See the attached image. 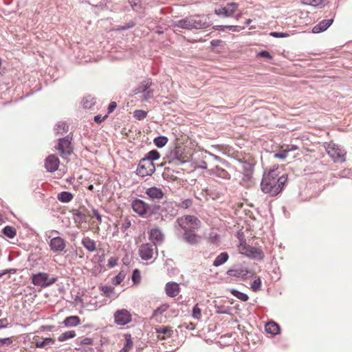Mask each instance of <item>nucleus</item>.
I'll return each instance as SVG.
<instances>
[{"instance_id": "obj_1", "label": "nucleus", "mask_w": 352, "mask_h": 352, "mask_svg": "<svg viewBox=\"0 0 352 352\" xmlns=\"http://www.w3.org/2000/svg\"><path fill=\"white\" fill-rule=\"evenodd\" d=\"M211 25L208 14H195L173 21V26L188 30H203Z\"/></svg>"}, {"instance_id": "obj_2", "label": "nucleus", "mask_w": 352, "mask_h": 352, "mask_svg": "<svg viewBox=\"0 0 352 352\" xmlns=\"http://www.w3.org/2000/svg\"><path fill=\"white\" fill-rule=\"evenodd\" d=\"M287 181V174H283L276 179H272L270 177L263 178L261 184V190L263 192L268 193L271 196H276L282 191Z\"/></svg>"}, {"instance_id": "obj_3", "label": "nucleus", "mask_w": 352, "mask_h": 352, "mask_svg": "<svg viewBox=\"0 0 352 352\" xmlns=\"http://www.w3.org/2000/svg\"><path fill=\"white\" fill-rule=\"evenodd\" d=\"M324 147L333 162L343 163L346 161V151L338 144L330 142H325Z\"/></svg>"}, {"instance_id": "obj_4", "label": "nucleus", "mask_w": 352, "mask_h": 352, "mask_svg": "<svg viewBox=\"0 0 352 352\" xmlns=\"http://www.w3.org/2000/svg\"><path fill=\"white\" fill-rule=\"evenodd\" d=\"M72 133H70L64 138L58 140V144L56 146V150L59 152L63 158L72 155L73 153V146L72 145Z\"/></svg>"}, {"instance_id": "obj_5", "label": "nucleus", "mask_w": 352, "mask_h": 352, "mask_svg": "<svg viewBox=\"0 0 352 352\" xmlns=\"http://www.w3.org/2000/svg\"><path fill=\"white\" fill-rule=\"evenodd\" d=\"M31 280L34 285L45 288L55 283L57 280V277L52 276L50 278L47 273L38 272L33 274L31 276Z\"/></svg>"}, {"instance_id": "obj_6", "label": "nucleus", "mask_w": 352, "mask_h": 352, "mask_svg": "<svg viewBox=\"0 0 352 352\" xmlns=\"http://www.w3.org/2000/svg\"><path fill=\"white\" fill-rule=\"evenodd\" d=\"M182 230H198L201 226V221L193 215H184L177 220Z\"/></svg>"}, {"instance_id": "obj_7", "label": "nucleus", "mask_w": 352, "mask_h": 352, "mask_svg": "<svg viewBox=\"0 0 352 352\" xmlns=\"http://www.w3.org/2000/svg\"><path fill=\"white\" fill-rule=\"evenodd\" d=\"M155 171V166L154 163L142 158L139 162L135 173L138 176L144 177L146 176H151Z\"/></svg>"}, {"instance_id": "obj_8", "label": "nucleus", "mask_w": 352, "mask_h": 352, "mask_svg": "<svg viewBox=\"0 0 352 352\" xmlns=\"http://www.w3.org/2000/svg\"><path fill=\"white\" fill-rule=\"evenodd\" d=\"M240 248L245 252L244 254L248 257L258 260L263 259L264 253L261 249L246 244L244 239H240Z\"/></svg>"}, {"instance_id": "obj_9", "label": "nucleus", "mask_w": 352, "mask_h": 352, "mask_svg": "<svg viewBox=\"0 0 352 352\" xmlns=\"http://www.w3.org/2000/svg\"><path fill=\"white\" fill-rule=\"evenodd\" d=\"M114 322L120 326L129 324L132 320V316L129 311L125 309L116 310L113 314Z\"/></svg>"}, {"instance_id": "obj_10", "label": "nucleus", "mask_w": 352, "mask_h": 352, "mask_svg": "<svg viewBox=\"0 0 352 352\" xmlns=\"http://www.w3.org/2000/svg\"><path fill=\"white\" fill-rule=\"evenodd\" d=\"M238 7L239 4L236 3H228L224 7L216 8L214 12L219 16L230 17L233 16Z\"/></svg>"}, {"instance_id": "obj_11", "label": "nucleus", "mask_w": 352, "mask_h": 352, "mask_svg": "<svg viewBox=\"0 0 352 352\" xmlns=\"http://www.w3.org/2000/svg\"><path fill=\"white\" fill-rule=\"evenodd\" d=\"M154 250L157 251V248L152 243H144L139 248V255L142 260L148 261L153 258Z\"/></svg>"}, {"instance_id": "obj_12", "label": "nucleus", "mask_w": 352, "mask_h": 352, "mask_svg": "<svg viewBox=\"0 0 352 352\" xmlns=\"http://www.w3.org/2000/svg\"><path fill=\"white\" fill-rule=\"evenodd\" d=\"M183 230L182 239L184 242L190 245H195L199 243L201 236L195 233L196 230L188 229Z\"/></svg>"}, {"instance_id": "obj_13", "label": "nucleus", "mask_w": 352, "mask_h": 352, "mask_svg": "<svg viewBox=\"0 0 352 352\" xmlns=\"http://www.w3.org/2000/svg\"><path fill=\"white\" fill-rule=\"evenodd\" d=\"M49 246L53 252L60 253L65 250L66 242L60 236H54L50 239Z\"/></svg>"}, {"instance_id": "obj_14", "label": "nucleus", "mask_w": 352, "mask_h": 352, "mask_svg": "<svg viewBox=\"0 0 352 352\" xmlns=\"http://www.w3.org/2000/svg\"><path fill=\"white\" fill-rule=\"evenodd\" d=\"M60 161L55 155H50L45 160V168L49 173H54L58 170Z\"/></svg>"}, {"instance_id": "obj_15", "label": "nucleus", "mask_w": 352, "mask_h": 352, "mask_svg": "<svg viewBox=\"0 0 352 352\" xmlns=\"http://www.w3.org/2000/svg\"><path fill=\"white\" fill-rule=\"evenodd\" d=\"M131 207L133 211L141 217L146 215L147 204L140 199H135L132 201Z\"/></svg>"}, {"instance_id": "obj_16", "label": "nucleus", "mask_w": 352, "mask_h": 352, "mask_svg": "<svg viewBox=\"0 0 352 352\" xmlns=\"http://www.w3.org/2000/svg\"><path fill=\"white\" fill-rule=\"evenodd\" d=\"M149 239L152 241V244L157 247L163 243L164 235L159 228L151 229L149 233Z\"/></svg>"}, {"instance_id": "obj_17", "label": "nucleus", "mask_w": 352, "mask_h": 352, "mask_svg": "<svg viewBox=\"0 0 352 352\" xmlns=\"http://www.w3.org/2000/svg\"><path fill=\"white\" fill-rule=\"evenodd\" d=\"M335 14L331 19H323L320 21L318 24L314 26L312 28V32L314 34H318L328 29L333 22Z\"/></svg>"}, {"instance_id": "obj_18", "label": "nucleus", "mask_w": 352, "mask_h": 352, "mask_svg": "<svg viewBox=\"0 0 352 352\" xmlns=\"http://www.w3.org/2000/svg\"><path fill=\"white\" fill-rule=\"evenodd\" d=\"M210 175L222 179L229 180L231 176L228 172L223 168L216 166L209 170Z\"/></svg>"}, {"instance_id": "obj_19", "label": "nucleus", "mask_w": 352, "mask_h": 352, "mask_svg": "<svg viewBox=\"0 0 352 352\" xmlns=\"http://www.w3.org/2000/svg\"><path fill=\"white\" fill-rule=\"evenodd\" d=\"M249 273H251L247 268H235V269H230L227 271L226 274L229 276L240 278L242 279H245L248 278V275Z\"/></svg>"}, {"instance_id": "obj_20", "label": "nucleus", "mask_w": 352, "mask_h": 352, "mask_svg": "<svg viewBox=\"0 0 352 352\" xmlns=\"http://www.w3.org/2000/svg\"><path fill=\"white\" fill-rule=\"evenodd\" d=\"M145 193L152 200L161 199L164 196L162 190L155 186L147 188Z\"/></svg>"}, {"instance_id": "obj_21", "label": "nucleus", "mask_w": 352, "mask_h": 352, "mask_svg": "<svg viewBox=\"0 0 352 352\" xmlns=\"http://www.w3.org/2000/svg\"><path fill=\"white\" fill-rule=\"evenodd\" d=\"M239 162L241 164V169L243 173V179L249 180L251 178L252 175L253 173V165L251 163L243 160H239Z\"/></svg>"}, {"instance_id": "obj_22", "label": "nucleus", "mask_w": 352, "mask_h": 352, "mask_svg": "<svg viewBox=\"0 0 352 352\" xmlns=\"http://www.w3.org/2000/svg\"><path fill=\"white\" fill-rule=\"evenodd\" d=\"M179 286L175 282H168L166 284L165 292L169 297H175L179 293Z\"/></svg>"}, {"instance_id": "obj_23", "label": "nucleus", "mask_w": 352, "mask_h": 352, "mask_svg": "<svg viewBox=\"0 0 352 352\" xmlns=\"http://www.w3.org/2000/svg\"><path fill=\"white\" fill-rule=\"evenodd\" d=\"M151 85L152 81L150 79L144 80L142 82H140V84L136 88L134 89L133 94L135 95L138 94H142L143 92H145L146 89H149Z\"/></svg>"}, {"instance_id": "obj_24", "label": "nucleus", "mask_w": 352, "mask_h": 352, "mask_svg": "<svg viewBox=\"0 0 352 352\" xmlns=\"http://www.w3.org/2000/svg\"><path fill=\"white\" fill-rule=\"evenodd\" d=\"M265 331L272 335H277L280 333V326L275 322H269L265 324Z\"/></svg>"}, {"instance_id": "obj_25", "label": "nucleus", "mask_w": 352, "mask_h": 352, "mask_svg": "<svg viewBox=\"0 0 352 352\" xmlns=\"http://www.w3.org/2000/svg\"><path fill=\"white\" fill-rule=\"evenodd\" d=\"M80 322V319L77 316H71L65 318L63 324L65 327H76Z\"/></svg>"}, {"instance_id": "obj_26", "label": "nucleus", "mask_w": 352, "mask_h": 352, "mask_svg": "<svg viewBox=\"0 0 352 352\" xmlns=\"http://www.w3.org/2000/svg\"><path fill=\"white\" fill-rule=\"evenodd\" d=\"M74 194L68 191H62L57 195V199L62 203H69L74 199Z\"/></svg>"}, {"instance_id": "obj_27", "label": "nucleus", "mask_w": 352, "mask_h": 352, "mask_svg": "<svg viewBox=\"0 0 352 352\" xmlns=\"http://www.w3.org/2000/svg\"><path fill=\"white\" fill-rule=\"evenodd\" d=\"M229 255L228 252H223L220 253L213 261V265L214 267H219L228 261Z\"/></svg>"}, {"instance_id": "obj_28", "label": "nucleus", "mask_w": 352, "mask_h": 352, "mask_svg": "<svg viewBox=\"0 0 352 352\" xmlns=\"http://www.w3.org/2000/svg\"><path fill=\"white\" fill-rule=\"evenodd\" d=\"M82 245L89 252H94L96 250V242L88 236L82 239Z\"/></svg>"}, {"instance_id": "obj_29", "label": "nucleus", "mask_w": 352, "mask_h": 352, "mask_svg": "<svg viewBox=\"0 0 352 352\" xmlns=\"http://www.w3.org/2000/svg\"><path fill=\"white\" fill-rule=\"evenodd\" d=\"M162 211L161 206L158 204H148L146 208V214L151 216L153 214H159Z\"/></svg>"}, {"instance_id": "obj_30", "label": "nucleus", "mask_w": 352, "mask_h": 352, "mask_svg": "<svg viewBox=\"0 0 352 352\" xmlns=\"http://www.w3.org/2000/svg\"><path fill=\"white\" fill-rule=\"evenodd\" d=\"M328 0H301V3L305 5L314 7H322Z\"/></svg>"}, {"instance_id": "obj_31", "label": "nucleus", "mask_w": 352, "mask_h": 352, "mask_svg": "<svg viewBox=\"0 0 352 352\" xmlns=\"http://www.w3.org/2000/svg\"><path fill=\"white\" fill-rule=\"evenodd\" d=\"M68 127L65 122H59L54 126V133L56 135L63 134L68 131Z\"/></svg>"}, {"instance_id": "obj_32", "label": "nucleus", "mask_w": 352, "mask_h": 352, "mask_svg": "<svg viewBox=\"0 0 352 352\" xmlns=\"http://www.w3.org/2000/svg\"><path fill=\"white\" fill-rule=\"evenodd\" d=\"M2 233L9 239H13L16 235V230L12 226H6L3 228Z\"/></svg>"}, {"instance_id": "obj_33", "label": "nucleus", "mask_w": 352, "mask_h": 352, "mask_svg": "<svg viewBox=\"0 0 352 352\" xmlns=\"http://www.w3.org/2000/svg\"><path fill=\"white\" fill-rule=\"evenodd\" d=\"M55 342V340L51 338H46L41 341H36L34 345L36 348H45L47 346L52 345Z\"/></svg>"}, {"instance_id": "obj_34", "label": "nucleus", "mask_w": 352, "mask_h": 352, "mask_svg": "<svg viewBox=\"0 0 352 352\" xmlns=\"http://www.w3.org/2000/svg\"><path fill=\"white\" fill-rule=\"evenodd\" d=\"M160 157V154L157 150H151L149 151L143 159H146V160L148 162H152L158 160Z\"/></svg>"}, {"instance_id": "obj_35", "label": "nucleus", "mask_w": 352, "mask_h": 352, "mask_svg": "<svg viewBox=\"0 0 352 352\" xmlns=\"http://www.w3.org/2000/svg\"><path fill=\"white\" fill-rule=\"evenodd\" d=\"M279 168L278 166L276 168L271 169L269 172H265L263 176V178L270 177L272 179H276L277 177H279Z\"/></svg>"}, {"instance_id": "obj_36", "label": "nucleus", "mask_w": 352, "mask_h": 352, "mask_svg": "<svg viewBox=\"0 0 352 352\" xmlns=\"http://www.w3.org/2000/svg\"><path fill=\"white\" fill-rule=\"evenodd\" d=\"M75 336H76L75 331H74V330L67 331H65V332L63 333L62 334H60L58 338V340L59 342H64V341L67 340L68 339L73 338Z\"/></svg>"}, {"instance_id": "obj_37", "label": "nucleus", "mask_w": 352, "mask_h": 352, "mask_svg": "<svg viewBox=\"0 0 352 352\" xmlns=\"http://www.w3.org/2000/svg\"><path fill=\"white\" fill-rule=\"evenodd\" d=\"M153 142L158 148H162L168 142V138L165 136L160 135L154 138Z\"/></svg>"}, {"instance_id": "obj_38", "label": "nucleus", "mask_w": 352, "mask_h": 352, "mask_svg": "<svg viewBox=\"0 0 352 352\" xmlns=\"http://www.w3.org/2000/svg\"><path fill=\"white\" fill-rule=\"evenodd\" d=\"M216 313L219 314H230L231 307L223 305H215L214 306Z\"/></svg>"}, {"instance_id": "obj_39", "label": "nucleus", "mask_w": 352, "mask_h": 352, "mask_svg": "<svg viewBox=\"0 0 352 352\" xmlns=\"http://www.w3.org/2000/svg\"><path fill=\"white\" fill-rule=\"evenodd\" d=\"M231 294L234 297L237 298L238 299L241 300L243 302H246L249 299V297L246 294L239 292L237 289H232Z\"/></svg>"}, {"instance_id": "obj_40", "label": "nucleus", "mask_w": 352, "mask_h": 352, "mask_svg": "<svg viewBox=\"0 0 352 352\" xmlns=\"http://www.w3.org/2000/svg\"><path fill=\"white\" fill-rule=\"evenodd\" d=\"M181 155L182 153L180 152L179 148L176 147L173 151L170 152L169 157L171 160L181 161Z\"/></svg>"}, {"instance_id": "obj_41", "label": "nucleus", "mask_w": 352, "mask_h": 352, "mask_svg": "<svg viewBox=\"0 0 352 352\" xmlns=\"http://www.w3.org/2000/svg\"><path fill=\"white\" fill-rule=\"evenodd\" d=\"M172 332V329L168 327H160L156 329V333L158 334H164L170 336Z\"/></svg>"}, {"instance_id": "obj_42", "label": "nucleus", "mask_w": 352, "mask_h": 352, "mask_svg": "<svg viewBox=\"0 0 352 352\" xmlns=\"http://www.w3.org/2000/svg\"><path fill=\"white\" fill-rule=\"evenodd\" d=\"M147 116V112L144 110H135L133 112V116L139 120L144 119Z\"/></svg>"}, {"instance_id": "obj_43", "label": "nucleus", "mask_w": 352, "mask_h": 352, "mask_svg": "<svg viewBox=\"0 0 352 352\" xmlns=\"http://www.w3.org/2000/svg\"><path fill=\"white\" fill-rule=\"evenodd\" d=\"M261 280L260 277H257L251 283V289H252V291L256 292L261 289Z\"/></svg>"}, {"instance_id": "obj_44", "label": "nucleus", "mask_w": 352, "mask_h": 352, "mask_svg": "<svg viewBox=\"0 0 352 352\" xmlns=\"http://www.w3.org/2000/svg\"><path fill=\"white\" fill-rule=\"evenodd\" d=\"M74 219L76 222L79 223H82L85 220V214L82 212L76 210L74 213Z\"/></svg>"}, {"instance_id": "obj_45", "label": "nucleus", "mask_w": 352, "mask_h": 352, "mask_svg": "<svg viewBox=\"0 0 352 352\" xmlns=\"http://www.w3.org/2000/svg\"><path fill=\"white\" fill-rule=\"evenodd\" d=\"M124 274H122V273H119L118 275H116V276H114L113 278H112V284H113L114 285H120L122 280H124Z\"/></svg>"}, {"instance_id": "obj_46", "label": "nucleus", "mask_w": 352, "mask_h": 352, "mask_svg": "<svg viewBox=\"0 0 352 352\" xmlns=\"http://www.w3.org/2000/svg\"><path fill=\"white\" fill-rule=\"evenodd\" d=\"M192 316L195 319H200L201 316V309L198 307V305H195L192 309Z\"/></svg>"}, {"instance_id": "obj_47", "label": "nucleus", "mask_w": 352, "mask_h": 352, "mask_svg": "<svg viewBox=\"0 0 352 352\" xmlns=\"http://www.w3.org/2000/svg\"><path fill=\"white\" fill-rule=\"evenodd\" d=\"M100 289L107 296H109V294L113 293L114 291V288L109 285H102Z\"/></svg>"}, {"instance_id": "obj_48", "label": "nucleus", "mask_w": 352, "mask_h": 352, "mask_svg": "<svg viewBox=\"0 0 352 352\" xmlns=\"http://www.w3.org/2000/svg\"><path fill=\"white\" fill-rule=\"evenodd\" d=\"M125 340H126V342L124 344V347L127 349L128 350H130L131 349V347L133 346V341L131 339V334H126Z\"/></svg>"}, {"instance_id": "obj_49", "label": "nucleus", "mask_w": 352, "mask_h": 352, "mask_svg": "<svg viewBox=\"0 0 352 352\" xmlns=\"http://www.w3.org/2000/svg\"><path fill=\"white\" fill-rule=\"evenodd\" d=\"M257 56L261 57V58H264L267 60H272V56L267 51H265V50L259 52L257 54Z\"/></svg>"}, {"instance_id": "obj_50", "label": "nucleus", "mask_w": 352, "mask_h": 352, "mask_svg": "<svg viewBox=\"0 0 352 352\" xmlns=\"http://www.w3.org/2000/svg\"><path fill=\"white\" fill-rule=\"evenodd\" d=\"M236 25H215L212 28L214 30H225V29H228L230 30H234L236 28Z\"/></svg>"}, {"instance_id": "obj_51", "label": "nucleus", "mask_w": 352, "mask_h": 352, "mask_svg": "<svg viewBox=\"0 0 352 352\" xmlns=\"http://www.w3.org/2000/svg\"><path fill=\"white\" fill-rule=\"evenodd\" d=\"M131 221L129 220L128 219H125L124 221L122 223L120 229L122 232H125L126 230L131 227Z\"/></svg>"}, {"instance_id": "obj_52", "label": "nucleus", "mask_w": 352, "mask_h": 352, "mask_svg": "<svg viewBox=\"0 0 352 352\" xmlns=\"http://www.w3.org/2000/svg\"><path fill=\"white\" fill-rule=\"evenodd\" d=\"M270 34L274 38H285L289 36L288 33L279 32H272Z\"/></svg>"}, {"instance_id": "obj_53", "label": "nucleus", "mask_w": 352, "mask_h": 352, "mask_svg": "<svg viewBox=\"0 0 352 352\" xmlns=\"http://www.w3.org/2000/svg\"><path fill=\"white\" fill-rule=\"evenodd\" d=\"M287 155H288V151H285V149H284L279 153H275L274 157L276 158H278V159L284 160L287 157Z\"/></svg>"}, {"instance_id": "obj_54", "label": "nucleus", "mask_w": 352, "mask_h": 352, "mask_svg": "<svg viewBox=\"0 0 352 352\" xmlns=\"http://www.w3.org/2000/svg\"><path fill=\"white\" fill-rule=\"evenodd\" d=\"M140 280V274L138 270L135 269L133 272L132 280L134 283H137Z\"/></svg>"}, {"instance_id": "obj_55", "label": "nucleus", "mask_w": 352, "mask_h": 352, "mask_svg": "<svg viewBox=\"0 0 352 352\" xmlns=\"http://www.w3.org/2000/svg\"><path fill=\"white\" fill-rule=\"evenodd\" d=\"M96 103V101L94 98H91V100H88V99L85 98L83 100V106L86 109L91 108L93 105H94Z\"/></svg>"}, {"instance_id": "obj_56", "label": "nucleus", "mask_w": 352, "mask_h": 352, "mask_svg": "<svg viewBox=\"0 0 352 352\" xmlns=\"http://www.w3.org/2000/svg\"><path fill=\"white\" fill-rule=\"evenodd\" d=\"M143 96V98L146 100L150 99V98H152L153 96V91L151 90V89H146V91H145V92H143L142 93Z\"/></svg>"}, {"instance_id": "obj_57", "label": "nucleus", "mask_w": 352, "mask_h": 352, "mask_svg": "<svg viewBox=\"0 0 352 352\" xmlns=\"http://www.w3.org/2000/svg\"><path fill=\"white\" fill-rule=\"evenodd\" d=\"M135 26V23L133 22V21H131V22H129L128 23H126V25H120L119 26L117 30H129L130 28H132L133 27Z\"/></svg>"}, {"instance_id": "obj_58", "label": "nucleus", "mask_w": 352, "mask_h": 352, "mask_svg": "<svg viewBox=\"0 0 352 352\" xmlns=\"http://www.w3.org/2000/svg\"><path fill=\"white\" fill-rule=\"evenodd\" d=\"M91 212H92L93 216L96 218L97 221L100 223H101V222H102V216L100 214V213L98 212V210H96V208H92Z\"/></svg>"}, {"instance_id": "obj_59", "label": "nucleus", "mask_w": 352, "mask_h": 352, "mask_svg": "<svg viewBox=\"0 0 352 352\" xmlns=\"http://www.w3.org/2000/svg\"><path fill=\"white\" fill-rule=\"evenodd\" d=\"M192 201L190 199H186L182 202V207L184 208H188L192 206Z\"/></svg>"}, {"instance_id": "obj_60", "label": "nucleus", "mask_w": 352, "mask_h": 352, "mask_svg": "<svg viewBox=\"0 0 352 352\" xmlns=\"http://www.w3.org/2000/svg\"><path fill=\"white\" fill-rule=\"evenodd\" d=\"M8 326L9 323L8 321V318H4L0 319V329L7 328L8 327Z\"/></svg>"}, {"instance_id": "obj_61", "label": "nucleus", "mask_w": 352, "mask_h": 352, "mask_svg": "<svg viewBox=\"0 0 352 352\" xmlns=\"http://www.w3.org/2000/svg\"><path fill=\"white\" fill-rule=\"evenodd\" d=\"M12 343V340L10 338H5L0 339V346L4 344H10Z\"/></svg>"}, {"instance_id": "obj_62", "label": "nucleus", "mask_w": 352, "mask_h": 352, "mask_svg": "<svg viewBox=\"0 0 352 352\" xmlns=\"http://www.w3.org/2000/svg\"><path fill=\"white\" fill-rule=\"evenodd\" d=\"M117 104L116 102H111L108 106V113H112L116 108Z\"/></svg>"}, {"instance_id": "obj_63", "label": "nucleus", "mask_w": 352, "mask_h": 352, "mask_svg": "<svg viewBox=\"0 0 352 352\" xmlns=\"http://www.w3.org/2000/svg\"><path fill=\"white\" fill-rule=\"evenodd\" d=\"M107 117V116H105L104 117H102V116L100 115H97L96 116H94V121L96 122V123H101L103 120H104V119Z\"/></svg>"}, {"instance_id": "obj_64", "label": "nucleus", "mask_w": 352, "mask_h": 352, "mask_svg": "<svg viewBox=\"0 0 352 352\" xmlns=\"http://www.w3.org/2000/svg\"><path fill=\"white\" fill-rule=\"evenodd\" d=\"M298 148L296 145H287V148H285V151H288V153L290 151H294L297 150Z\"/></svg>"}]
</instances>
